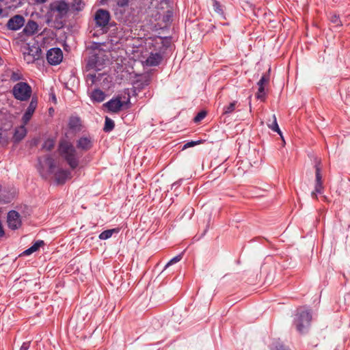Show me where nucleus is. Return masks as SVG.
Wrapping results in <instances>:
<instances>
[{
    "label": "nucleus",
    "mask_w": 350,
    "mask_h": 350,
    "mask_svg": "<svg viewBox=\"0 0 350 350\" xmlns=\"http://www.w3.org/2000/svg\"><path fill=\"white\" fill-rule=\"evenodd\" d=\"M171 43V36H159L155 38L152 43L154 52L152 51L150 53L145 61L146 65L147 66H159L163 59V55L166 53L167 49L170 47Z\"/></svg>",
    "instance_id": "1"
},
{
    "label": "nucleus",
    "mask_w": 350,
    "mask_h": 350,
    "mask_svg": "<svg viewBox=\"0 0 350 350\" xmlns=\"http://www.w3.org/2000/svg\"><path fill=\"white\" fill-rule=\"evenodd\" d=\"M59 156L66 162L72 170L76 169L79 164V157L75 147L69 140L62 138L57 146Z\"/></svg>",
    "instance_id": "2"
},
{
    "label": "nucleus",
    "mask_w": 350,
    "mask_h": 350,
    "mask_svg": "<svg viewBox=\"0 0 350 350\" xmlns=\"http://www.w3.org/2000/svg\"><path fill=\"white\" fill-rule=\"evenodd\" d=\"M69 10V3L65 0H55L51 2L46 13V23L62 20L66 16Z\"/></svg>",
    "instance_id": "3"
},
{
    "label": "nucleus",
    "mask_w": 350,
    "mask_h": 350,
    "mask_svg": "<svg viewBox=\"0 0 350 350\" xmlns=\"http://www.w3.org/2000/svg\"><path fill=\"white\" fill-rule=\"evenodd\" d=\"M44 163L48 166V174H54L57 184L63 185L70 178L71 173L68 170L59 168L55 171L56 162L51 155L44 157Z\"/></svg>",
    "instance_id": "4"
},
{
    "label": "nucleus",
    "mask_w": 350,
    "mask_h": 350,
    "mask_svg": "<svg viewBox=\"0 0 350 350\" xmlns=\"http://www.w3.org/2000/svg\"><path fill=\"white\" fill-rule=\"evenodd\" d=\"M312 312L310 309H299L293 319V325L299 334L306 333L311 325Z\"/></svg>",
    "instance_id": "5"
},
{
    "label": "nucleus",
    "mask_w": 350,
    "mask_h": 350,
    "mask_svg": "<svg viewBox=\"0 0 350 350\" xmlns=\"http://www.w3.org/2000/svg\"><path fill=\"white\" fill-rule=\"evenodd\" d=\"M104 57L105 55L103 52L100 51H98V53L95 51H92L88 59L86 64L87 70H93L94 71L101 70L105 65L106 59Z\"/></svg>",
    "instance_id": "6"
},
{
    "label": "nucleus",
    "mask_w": 350,
    "mask_h": 350,
    "mask_svg": "<svg viewBox=\"0 0 350 350\" xmlns=\"http://www.w3.org/2000/svg\"><path fill=\"white\" fill-rule=\"evenodd\" d=\"M130 103V98H127L126 101H122L121 96H118L116 98H112L109 101L103 104V107L107 109L110 113H118L122 107Z\"/></svg>",
    "instance_id": "7"
},
{
    "label": "nucleus",
    "mask_w": 350,
    "mask_h": 350,
    "mask_svg": "<svg viewBox=\"0 0 350 350\" xmlns=\"http://www.w3.org/2000/svg\"><path fill=\"white\" fill-rule=\"evenodd\" d=\"M38 99L36 95H34L31 97V100L26 109L25 113H23V138L27 135V129L25 126L31 120L36 109L38 107Z\"/></svg>",
    "instance_id": "8"
},
{
    "label": "nucleus",
    "mask_w": 350,
    "mask_h": 350,
    "mask_svg": "<svg viewBox=\"0 0 350 350\" xmlns=\"http://www.w3.org/2000/svg\"><path fill=\"white\" fill-rule=\"evenodd\" d=\"M323 193V186L322 180V175L321 173V167L318 165H315V185L314 190L311 193V197L313 199H318V194H322Z\"/></svg>",
    "instance_id": "9"
},
{
    "label": "nucleus",
    "mask_w": 350,
    "mask_h": 350,
    "mask_svg": "<svg viewBox=\"0 0 350 350\" xmlns=\"http://www.w3.org/2000/svg\"><path fill=\"white\" fill-rule=\"evenodd\" d=\"M63 59V53L59 48L50 49L46 53V59L50 65L59 64Z\"/></svg>",
    "instance_id": "10"
},
{
    "label": "nucleus",
    "mask_w": 350,
    "mask_h": 350,
    "mask_svg": "<svg viewBox=\"0 0 350 350\" xmlns=\"http://www.w3.org/2000/svg\"><path fill=\"white\" fill-rule=\"evenodd\" d=\"M109 20V12L106 10L98 9L94 14V21L98 27H103L107 26Z\"/></svg>",
    "instance_id": "11"
},
{
    "label": "nucleus",
    "mask_w": 350,
    "mask_h": 350,
    "mask_svg": "<svg viewBox=\"0 0 350 350\" xmlns=\"http://www.w3.org/2000/svg\"><path fill=\"white\" fill-rule=\"evenodd\" d=\"M7 223L10 229L15 230L19 228L21 224L20 214L14 210L9 211L7 216Z\"/></svg>",
    "instance_id": "12"
},
{
    "label": "nucleus",
    "mask_w": 350,
    "mask_h": 350,
    "mask_svg": "<svg viewBox=\"0 0 350 350\" xmlns=\"http://www.w3.org/2000/svg\"><path fill=\"white\" fill-rule=\"evenodd\" d=\"M93 146V142L90 137L82 136L77 140V148L83 151H88Z\"/></svg>",
    "instance_id": "13"
},
{
    "label": "nucleus",
    "mask_w": 350,
    "mask_h": 350,
    "mask_svg": "<svg viewBox=\"0 0 350 350\" xmlns=\"http://www.w3.org/2000/svg\"><path fill=\"white\" fill-rule=\"evenodd\" d=\"M7 27L10 30H18L22 27V16L16 15L11 18L7 23Z\"/></svg>",
    "instance_id": "14"
},
{
    "label": "nucleus",
    "mask_w": 350,
    "mask_h": 350,
    "mask_svg": "<svg viewBox=\"0 0 350 350\" xmlns=\"http://www.w3.org/2000/svg\"><path fill=\"white\" fill-rule=\"evenodd\" d=\"M68 126L73 132H79L81 130V121L78 116H71L68 120Z\"/></svg>",
    "instance_id": "15"
},
{
    "label": "nucleus",
    "mask_w": 350,
    "mask_h": 350,
    "mask_svg": "<svg viewBox=\"0 0 350 350\" xmlns=\"http://www.w3.org/2000/svg\"><path fill=\"white\" fill-rule=\"evenodd\" d=\"M38 25L36 22L29 20L23 28V34L31 36L38 32Z\"/></svg>",
    "instance_id": "16"
},
{
    "label": "nucleus",
    "mask_w": 350,
    "mask_h": 350,
    "mask_svg": "<svg viewBox=\"0 0 350 350\" xmlns=\"http://www.w3.org/2000/svg\"><path fill=\"white\" fill-rule=\"evenodd\" d=\"M105 97V93L99 88L94 89L90 94V99L94 103H101Z\"/></svg>",
    "instance_id": "17"
},
{
    "label": "nucleus",
    "mask_w": 350,
    "mask_h": 350,
    "mask_svg": "<svg viewBox=\"0 0 350 350\" xmlns=\"http://www.w3.org/2000/svg\"><path fill=\"white\" fill-rule=\"evenodd\" d=\"M85 5V3L83 0H72L70 4H69V11L75 14L78 13L84 9Z\"/></svg>",
    "instance_id": "18"
},
{
    "label": "nucleus",
    "mask_w": 350,
    "mask_h": 350,
    "mask_svg": "<svg viewBox=\"0 0 350 350\" xmlns=\"http://www.w3.org/2000/svg\"><path fill=\"white\" fill-rule=\"evenodd\" d=\"M44 241L42 240L36 241L30 247L23 251V256H29L33 252H37L40 247L44 245Z\"/></svg>",
    "instance_id": "19"
},
{
    "label": "nucleus",
    "mask_w": 350,
    "mask_h": 350,
    "mask_svg": "<svg viewBox=\"0 0 350 350\" xmlns=\"http://www.w3.org/2000/svg\"><path fill=\"white\" fill-rule=\"evenodd\" d=\"M26 53H30L31 55L41 58L42 57V50L38 44H33L32 46H29L27 44V47L26 49Z\"/></svg>",
    "instance_id": "20"
},
{
    "label": "nucleus",
    "mask_w": 350,
    "mask_h": 350,
    "mask_svg": "<svg viewBox=\"0 0 350 350\" xmlns=\"http://www.w3.org/2000/svg\"><path fill=\"white\" fill-rule=\"evenodd\" d=\"M119 231H120L119 228H112V229L106 230H104L103 232H102L98 235V238L100 240H107V239L111 238V236L113 235V234L118 233Z\"/></svg>",
    "instance_id": "21"
},
{
    "label": "nucleus",
    "mask_w": 350,
    "mask_h": 350,
    "mask_svg": "<svg viewBox=\"0 0 350 350\" xmlns=\"http://www.w3.org/2000/svg\"><path fill=\"white\" fill-rule=\"evenodd\" d=\"M238 105V101L234 100L231 102L229 105H225L223 108L222 115L224 116H229L232 112L234 111L236 107Z\"/></svg>",
    "instance_id": "22"
},
{
    "label": "nucleus",
    "mask_w": 350,
    "mask_h": 350,
    "mask_svg": "<svg viewBox=\"0 0 350 350\" xmlns=\"http://www.w3.org/2000/svg\"><path fill=\"white\" fill-rule=\"evenodd\" d=\"M32 94L31 87L28 83L23 81V102L28 101Z\"/></svg>",
    "instance_id": "23"
},
{
    "label": "nucleus",
    "mask_w": 350,
    "mask_h": 350,
    "mask_svg": "<svg viewBox=\"0 0 350 350\" xmlns=\"http://www.w3.org/2000/svg\"><path fill=\"white\" fill-rule=\"evenodd\" d=\"M213 1V8L214 11L217 13L221 18H225V14L223 10V6L217 0Z\"/></svg>",
    "instance_id": "24"
},
{
    "label": "nucleus",
    "mask_w": 350,
    "mask_h": 350,
    "mask_svg": "<svg viewBox=\"0 0 350 350\" xmlns=\"http://www.w3.org/2000/svg\"><path fill=\"white\" fill-rule=\"evenodd\" d=\"M55 144V139L53 137H49L46 139L42 146V149L47 151L51 150Z\"/></svg>",
    "instance_id": "25"
},
{
    "label": "nucleus",
    "mask_w": 350,
    "mask_h": 350,
    "mask_svg": "<svg viewBox=\"0 0 350 350\" xmlns=\"http://www.w3.org/2000/svg\"><path fill=\"white\" fill-rule=\"evenodd\" d=\"M273 122L272 123H267L268 127L271 129L273 131L278 133L281 137L283 139L282 132L279 128L278 124L277 122L276 116L275 114L273 115Z\"/></svg>",
    "instance_id": "26"
},
{
    "label": "nucleus",
    "mask_w": 350,
    "mask_h": 350,
    "mask_svg": "<svg viewBox=\"0 0 350 350\" xmlns=\"http://www.w3.org/2000/svg\"><path fill=\"white\" fill-rule=\"evenodd\" d=\"M114 127H115L114 121L113 120H111V118H109V117H105L103 131L105 133H109L113 130Z\"/></svg>",
    "instance_id": "27"
},
{
    "label": "nucleus",
    "mask_w": 350,
    "mask_h": 350,
    "mask_svg": "<svg viewBox=\"0 0 350 350\" xmlns=\"http://www.w3.org/2000/svg\"><path fill=\"white\" fill-rule=\"evenodd\" d=\"M13 94L16 99L22 100V82H18L14 85Z\"/></svg>",
    "instance_id": "28"
},
{
    "label": "nucleus",
    "mask_w": 350,
    "mask_h": 350,
    "mask_svg": "<svg viewBox=\"0 0 350 350\" xmlns=\"http://www.w3.org/2000/svg\"><path fill=\"white\" fill-rule=\"evenodd\" d=\"M270 71L271 69L269 68L268 71L262 75L259 81L257 83L258 86L259 87H264V85L265 83H267L269 81L270 79Z\"/></svg>",
    "instance_id": "29"
},
{
    "label": "nucleus",
    "mask_w": 350,
    "mask_h": 350,
    "mask_svg": "<svg viewBox=\"0 0 350 350\" xmlns=\"http://www.w3.org/2000/svg\"><path fill=\"white\" fill-rule=\"evenodd\" d=\"M40 59V58L33 56L30 53H26V51H23V60L25 61L27 64H31Z\"/></svg>",
    "instance_id": "30"
},
{
    "label": "nucleus",
    "mask_w": 350,
    "mask_h": 350,
    "mask_svg": "<svg viewBox=\"0 0 350 350\" xmlns=\"http://www.w3.org/2000/svg\"><path fill=\"white\" fill-rule=\"evenodd\" d=\"M329 20L331 23L334 24L336 27H341L342 25V23L340 21V16L338 14H334L330 16Z\"/></svg>",
    "instance_id": "31"
},
{
    "label": "nucleus",
    "mask_w": 350,
    "mask_h": 350,
    "mask_svg": "<svg viewBox=\"0 0 350 350\" xmlns=\"http://www.w3.org/2000/svg\"><path fill=\"white\" fill-rule=\"evenodd\" d=\"M207 115V112L205 110H201L199 111L193 118L195 123L201 122Z\"/></svg>",
    "instance_id": "32"
},
{
    "label": "nucleus",
    "mask_w": 350,
    "mask_h": 350,
    "mask_svg": "<svg viewBox=\"0 0 350 350\" xmlns=\"http://www.w3.org/2000/svg\"><path fill=\"white\" fill-rule=\"evenodd\" d=\"M102 75L99 74L98 76L96 73H89L87 75V79L91 80V85L96 83L98 81L100 80Z\"/></svg>",
    "instance_id": "33"
},
{
    "label": "nucleus",
    "mask_w": 350,
    "mask_h": 350,
    "mask_svg": "<svg viewBox=\"0 0 350 350\" xmlns=\"http://www.w3.org/2000/svg\"><path fill=\"white\" fill-rule=\"evenodd\" d=\"M183 253L182 252L181 254L174 256V258H172L165 266V268L166 269L167 267H168L169 266L173 265V264H175L178 262H179L182 258H183Z\"/></svg>",
    "instance_id": "34"
},
{
    "label": "nucleus",
    "mask_w": 350,
    "mask_h": 350,
    "mask_svg": "<svg viewBox=\"0 0 350 350\" xmlns=\"http://www.w3.org/2000/svg\"><path fill=\"white\" fill-rule=\"evenodd\" d=\"M256 97L257 99L264 100L265 98V87H259L258 89V92L256 94Z\"/></svg>",
    "instance_id": "35"
},
{
    "label": "nucleus",
    "mask_w": 350,
    "mask_h": 350,
    "mask_svg": "<svg viewBox=\"0 0 350 350\" xmlns=\"http://www.w3.org/2000/svg\"><path fill=\"white\" fill-rule=\"evenodd\" d=\"M200 143H201V140L187 142L186 144H184V146L183 147V150H185L188 148L193 147L196 145L200 144Z\"/></svg>",
    "instance_id": "36"
},
{
    "label": "nucleus",
    "mask_w": 350,
    "mask_h": 350,
    "mask_svg": "<svg viewBox=\"0 0 350 350\" xmlns=\"http://www.w3.org/2000/svg\"><path fill=\"white\" fill-rule=\"evenodd\" d=\"M271 350H286V348L282 343L276 342L273 344Z\"/></svg>",
    "instance_id": "37"
},
{
    "label": "nucleus",
    "mask_w": 350,
    "mask_h": 350,
    "mask_svg": "<svg viewBox=\"0 0 350 350\" xmlns=\"http://www.w3.org/2000/svg\"><path fill=\"white\" fill-rule=\"evenodd\" d=\"M129 0H116L118 6L120 8H124L129 5Z\"/></svg>",
    "instance_id": "38"
},
{
    "label": "nucleus",
    "mask_w": 350,
    "mask_h": 350,
    "mask_svg": "<svg viewBox=\"0 0 350 350\" xmlns=\"http://www.w3.org/2000/svg\"><path fill=\"white\" fill-rule=\"evenodd\" d=\"M10 79L12 81H16L21 79V75L18 72H12Z\"/></svg>",
    "instance_id": "39"
},
{
    "label": "nucleus",
    "mask_w": 350,
    "mask_h": 350,
    "mask_svg": "<svg viewBox=\"0 0 350 350\" xmlns=\"http://www.w3.org/2000/svg\"><path fill=\"white\" fill-rule=\"evenodd\" d=\"M23 217H26V215H30L31 213V209L28 206L23 205Z\"/></svg>",
    "instance_id": "40"
},
{
    "label": "nucleus",
    "mask_w": 350,
    "mask_h": 350,
    "mask_svg": "<svg viewBox=\"0 0 350 350\" xmlns=\"http://www.w3.org/2000/svg\"><path fill=\"white\" fill-rule=\"evenodd\" d=\"M30 340L23 342V350H28L30 345Z\"/></svg>",
    "instance_id": "41"
},
{
    "label": "nucleus",
    "mask_w": 350,
    "mask_h": 350,
    "mask_svg": "<svg viewBox=\"0 0 350 350\" xmlns=\"http://www.w3.org/2000/svg\"><path fill=\"white\" fill-rule=\"evenodd\" d=\"M21 41H22V40H21L19 38H16V39L14 40V42L15 44H16L17 46H18V47H21Z\"/></svg>",
    "instance_id": "42"
},
{
    "label": "nucleus",
    "mask_w": 350,
    "mask_h": 350,
    "mask_svg": "<svg viewBox=\"0 0 350 350\" xmlns=\"http://www.w3.org/2000/svg\"><path fill=\"white\" fill-rule=\"evenodd\" d=\"M50 98L52 101H53L54 103H56L57 99H56L55 94L54 93H51L50 94Z\"/></svg>",
    "instance_id": "43"
},
{
    "label": "nucleus",
    "mask_w": 350,
    "mask_h": 350,
    "mask_svg": "<svg viewBox=\"0 0 350 350\" xmlns=\"http://www.w3.org/2000/svg\"><path fill=\"white\" fill-rule=\"evenodd\" d=\"M14 137L16 140L19 141L21 139L20 135L18 134V131H17L14 135Z\"/></svg>",
    "instance_id": "44"
},
{
    "label": "nucleus",
    "mask_w": 350,
    "mask_h": 350,
    "mask_svg": "<svg viewBox=\"0 0 350 350\" xmlns=\"http://www.w3.org/2000/svg\"><path fill=\"white\" fill-rule=\"evenodd\" d=\"M180 182H181V180H180L179 181H177L176 183H174L172 186H175V185H177V186H179L180 185Z\"/></svg>",
    "instance_id": "45"
},
{
    "label": "nucleus",
    "mask_w": 350,
    "mask_h": 350,
    "mask_svg": "<svg viewBox=\"0 0 350 350\" xmlns=\"http://www.w3.org/2000/svg\"><path fill=\"white\" fill-rule=\"evenodd\" d=\"M208 228H209V226H208V224H207V225H206V229H205V230H204V233H203V235H204V234L207 232V230H208Z\"/></svg>",
    "instance_id": "46"
},
{
    "label": "nucleus",
    "mask_w": 350,
    "mask_h": 350,
    "mask_svg": "<svg viewBox=\"0 0 350 350\" xmlns=\"http://www.w3.org/2000/svg\"><path fill=\"white\" fill-rule=\"evenodd\" d=\"M2 13H3L2 5H0V16L2 14Z\"/></svg>",
    "instance_id": "47"
},
{
    "label": "nucleus",
    "mask_w": 350,
    "mask_h": 350,
    "mask_svg": "<svg viewBox=\"0 0 350 350\" xmlns=\"http://www.w3.org/2000/svg\"><path fill=\"white\" fill-rule=\"evenodd\" d=\"M170 17V16H166V21H168ZM163 21H165V20H163Z\"/></svg>",
    "instance_id": "48"
},
{
    "label": "nucleus",
    "mask_w": 350,
    "mask_h": 350,
    "mask_svg": "<svg viewBox=\"0 0 350 350\" xmlns=\"http://www.w3.org/2000/svg\"><path fill=\"white\" fill-rule=\"evenodd\" d=\"M52 111H53V108H50V109H49V111H50V112H52Z\"/></svg>",
    "instance_id": "49"
},
{
    "label": "nucleus",
    "mask_w": 350,
    "mask_h": 350,
    "mask_svg": "<svg viewBox=\"0 0 350 350\" xmlns=\"http://www.w3.org/2000/svg\"><path fill=\"white\" fill-rule=\"evenodd\" d=\"M52 111H53V108H50V109H49V111H50V112H52Z\"/></svg>",
    "instance_id": "50"
},
{
    "label": "nucleus",
    "mask_w": 350,
    "mask_h": 350,
    "mask_svg": "<svg viewBox=\"0 0 350 350\" xmlns=\"http://www.w3.org/2000/svg\"><path fill=\"white\" fill-rule=\"evenodd\" d=\"M4 0H0V5H1V3Z\"/></svg>",
    "instance_id": "51"
},
{
    "label": "nucleus",
    "mask_w": 350,
    "mask_h": 350,
    "mask_svg": "<svg viewBox=\"0 0 350 350\" xmlns=\"http://www.w3.org/2000/svg\"><path fill=\"white\" fill-rule=\"evenodd\" d=\"M1 137V133L0 132V138Z\"/></svg>",
    "instance_id": "52"
},
{
    "label": "nucleus",
    "mask_w": 350,
    "mask_h": 350,
    "mask_svg": "<svg viewBox=\"0 0 350 350\" xmlns=\"http://www.w3.org/2000/svg\"><path fill=\"white\" fill-rule=\"evenodd\" d=\"M19 350H22V347H20V349Z\"/></svg>",
    "instance_id": "53"
}]
</instances>
